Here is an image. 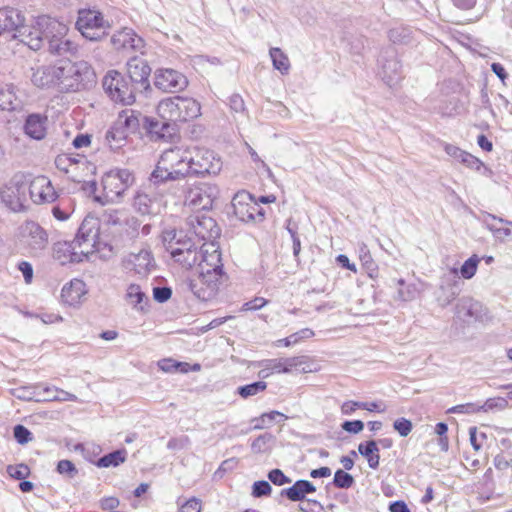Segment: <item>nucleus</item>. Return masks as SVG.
I'll return each mask as SVG.
<instances>
[{
  "mask_svg": "<svg viewBox=\"0 0 512 512\" xmlns=\"http://www.w3.org/2000/svg\"><path fill=\"white\" fill-rule=\"evenodd\" d=\"M76 27L83 37L97 41L108 33L110 25L100 12L88 9L79 11Z\"/></svg>",
  "mask_w": 512,
  "mask_h": 512,
  "instance_id": "obj_9",
  "label": "nucleus"
},
{
  "mask_svg": "<svg viewBox=\"0 0 512 512\" xmlns=\"http://www.w3.org/2000/svg\"><path fill=\"white\" fill-rule=\"evenodd\" d=\"M46 124L47 117L40 114H31L25 122V133L33 139L41 140L46 135Z\"/></svg>",
  "mask_w": 512,
  "mask_h": 512,
  "instance_id": "obj_29",
  "label": "nucleus"
},
{
  "mask_svg": "<svg viewBox=\"0 0 512 512\" xmlns=\"http://www.w3.org/2000/svg\"><path fill=\"white\" fill-rule=\"evenodd\" d=\"M219 195L215 184L197 182L189 186L185 192V205L196 210H208Z\"/></svg>",
  "mask_w": 512,
  "mask_h": 512,
  "instance_id": "obj_10",
  "label": "nucleus"
},
{
  "mask_svg": "<svg viewBox=\"0 0 512 512\" xmlns=\"http://www.w3.org/2000/svg\"><path fill=\"white\" fill-rule=\"evenodd\" d=\"M191 175L205 177L217 175L222 169V161L216 153L204 147H188Z\"/></svg>",
  "mask_w": 512,
  "mask_h": 512,
  "instance_id": "obj_7",
  "label": "nucleus"
},
{
  "mask_svg": "<svg viewBox=\"0 0 512 512\" xmlns=\"http://www.w3.org/2000/svg\"><path fill=\"white\" fill-rule=\"evenodd\" d=\"M480 411L488 412L494 409L504 410L508 407V401L502 397L489 398L483 405H479Z\"/></svg>",
  "mask_w": 512,
  "mask_h": 512,
  "instance_id": "obj_48",
  "label": "nucleus"
},
{
  "mask_svg": "<svg viewBox=\"0 0 512 512\" xmlns=\"http://www.w3.org/2000/svg\"><path fill=\"white\" fill-rule=\"evenodd\" d=\"M143 118H146V116L142 115L140 112L127 109L119 114L116 123L125 129L127 133H134L139 129L141 124L143 125Z\"/></svg>",
  "mask_w": 512,
  "mask_h": 512,
  "instance_id": "obj_31",
  "label": "nucleus"
},
{
  "mask_svg": "<svg viewBox=\"0 0 512 512\" xmlns=\"http://www.w3.org/2000/svg\"><path fill=\"white\" fill-rule=\"evenodd\" d=\"M450 413L474 414L480 412V407L475 403H466L454 406L448 410Z\"/></svg>",
  "mask_w": 512,
  "mask_h": 512,
  "instance_id": "obj_57",
  "label": "nucleus"
},
{
  "mask_svg": "<svg viewBox=\"0 0 512 512\" xmlns=\"http://www.w3.org/2000/svg\"><path fill=\"white\" fill-rule=\"evenodd\" d=\"M58 64L40 65L33 68L31 76L32 83L39 88H50L58 86L59 78H57Z\"/></svg>",
  "mask_w": 512,
  "mask_h": 512,
  "instance_id": "obj_23",
  "label": "nucleus"
},
{
  "mask_svg": "<svg viewBox=\"0 0 512 512\" xmlns=\"http://www.w3.org/2000/svg\"><path fill=\"white\" fill-rule=\"evenodd\" d=\"M141 42V38L130 28H124L111 37V43L117 50H135L140 46Z\"/></svg>",
  "mask_w": 512,
  "mask_h": 512,
  "instance_id": "obj_26",
  "label": "nucleus"
},
{
  "mask_svg": "<svg viewBox=\"0 0 512 512\" xmlns=\"http://www.w3.org/2000/svg\"><path fill=\"white\" fill-rule=\"evenodd\" d=\"M172 290L169 287H155L153 289V297L159 302L163 303L170 299Z\"/></svg>",
  "mask_w": 512,
  "mask_h": 512,
  "instance_id": "obj_59",
  "label": "nucleus"
},
{
  "mask_svg": "<svg viewBox=\"0 0 512 512\" xmlns=\"http://www.w3.org/2000/svg\"><path fill=\"white\" fill-rule=\"evenodd\" d=\"M157 112L163 120L186 122L197 118L201 114V107L193 98L174 96L161 100Z\"/></svg>",
  "mask_w": 512,
  "mask_h": 512,
  "instance_id": "obj_5",
  "label": "nucleus"
},
{
  "mask_svg": "<svg viewBox=\"0 0 512 512\" xmlns=\"http://www.w3.org/2000/svg\"><path fill=\"white\" fill-rule=\"evenodd\" d=\"M127 136L126 130L115 122L106 132L105 140L112 150H117L124 145Z\"/></svg>",
  "mask_w": 512,
  "mask_h": 512,
  "instance_id": "obj_37",
  "label": "nucleus"
},
{
  "mask_svg": "<svg viewBox=\"0 0 512 512\" xmlns=\"http://www.w3.org/2000/svg\"><path fill=\"white\" fill-rule=\"evenodd\" d=\"M273 67L280 71L281 74H287L290 69V62L287 55L277 47L271 48L269 51Z\"/></svg>",
  "mask_w": 512,
  "mask_h": 512,
  "instance_id": "obj_40",
  "label": "nucleus"
},
{
  "mask_svg": "<svg viewBox=\"0 0 512 512\" xmlns=\"http://www.w3.org/2000/svg\"><path fill=\"white\" fill-rule=\"evenodd\" d=\"M268 479L277 486H282L291 482V479L287 477L282 470L273 469L268 473Z\"/></svg>",
  "mask_w": 512,
  "mask_h": 512,
  "instance_id": "obj_55",
  "label": "nucleus"
},
{
  "mask_svg": "<svg viewBox=\"0 0 512 512\" xmlns=\"http://www.w3.org/2000/svg\"><path fill=\"white\" fill-rule=\"evenodd\" d=\"M444 151L453 159L473 170H480L483 163L472 154L452 144H445Z\"/></svg>",
  "mask_w": 512,
  "mask_h": 512,
  "instance_id": "obj_28",
  "label": "nucleus"
},
{
  "mask_svg": "<svg viewBox=\"0 0 512 512\" xmlns=\"http://www.w3.org/2000/svg\"><path fill=\"white\" fill-rule=\"evenodd\" d=\"M493 463L497 470L512 468V459H507L503 454L496 455Z\"/></svg>",
  "mask_w": 512,
  "mask_h": 512,
  "instance_id": "obj_64",
  "label": "nucleus"
},
{
  "mask_svg": "<svg viewBox=\"0 0 512 512\" xmlns=\"http://www.w3.org/2000/svg\"><path fill=\"white\" fill-rule=\"evenodd\" d=\"M135 177L128 169H113L105 173L102 186L105 197L111 202H119L124 193L134 184Z\"/></svg>",
  "mask_w": 512,
  "mask_h": 512,
  "instance_id": "obj_8",
  "label": "nucleus"
},
{
  "mask_svg": "<svg viewBox=\"0 0 512 512\" xmlns=\"http://www.w3.org/2000/svg\"><path fill=\"white\" fill-rule=\"evenodd\" d=\"M101 245L107 246L99 239V220L93 216H87L82 221L73 241L54 244L53 257L62 265L79 263L89 259L93 253L100 252Z\"/></svg>",
  "mask_w": 512,
  "mask_h": 512,
  "instance_id": "obj_2",
  "label": "nucleus"
},
{
  "mask_svg": "<svg viewBox=\"0 0 512 512\" xmlns=\"http://www.w3.org/2000/svg\"><path fill=\"white\" fill-rule=\"evenodd\" d=\"M57 472L68 478H73L77 474V469L71 461L61 460L57 464Z\"/></svg>",
  "mask_w": 512,
  "mask_h": 512,
  "instance_id": "obj_54",
  "label": "nucleus"
},
{
  "mask_svg": "<svg viewBox=\"0 0 512 512\" xmlns=\"http://www.w3.org/2000/svg\"><path fill=\"white\" fill-rule=\"evenodd\" d=\"M353 483H354V478L349 473L344 472L341 469H338L335 472L333 484L337 488L348 489L353 485Z\"/></svg>",
  "mask_w": 512,
  "mask_h": 512,
  "instance_id": "obj_47",
  "label": "nucleus"
},
{
  "mask_svg": "<svg viewBox=\"0 0 512 512\" xmlns=\"http://www.w3.org/2000/svg\"><path fill=\"white\" fill-rule=\"evenodd\" d=\"M223 280L224 276H218L215 272H199L198 277L190 281L189 288L198 299L209 301L217 295Z\"/></svg>",
  "mask_w": 512,
  "mask_h": 512,
  "instance_id": "obj_13",
  "label": "nucleus"
},
{
  "mask_svg": "<svg viewBox=\"0 0 512 512\" xmlns=\"http://www.w3.org/2000/svg\"><path fill=\"white\" fill-rule=\"evenodd\" d=\"M155 86L164 91L175 93L184 90L188 85L187 78L174 69H160L155 73Z\"/></svg>",
  "mask_w": 512,
  "mask_h": 512,
  "instance_id": "obj_17",
  "label": "nucleus"
},
{
  "mask_svg": "<svg viewBox=\"0 0 512 512\" xmlns=\"http://www.w3.org/2000/svg\"><path fill=\"white\" fill-rule=\"evenodd\" d=\"M394 429L399 433L400 436L406 437L412 431V422L406 418H398L393 423Z\"/></svg>",
  "mask_w": 512,
  "mask_h": 512,
  "instance_id": "obj_53",
  "label": "nucleus"
},
{
  "mask_svg": "<svg viewBox=\"0 0 512 512\" xmlns=\"http://www.w3.org/2000/svg\"><path fill=\"white\" fill-rule=\"evenodd\" d=\"M342 429L346 432L358 434L364 429V423L361 420L345 421Z\"/></svg>",
  "mask_w": 512,
  "mask_h": 512,
  "instance_id": "obj_62",
  "label": "nucleus"
},
{
  "mask_svg": "<svg viewBox=\"0 0 512 512\" xmlns=\"http://www.w3.org/2000/svg\"><path fill=\"white\" fill-rule=\"evenodd\" d=\"M201 509V501L193 497L180 506L179 512H201Z\"/></svg>",
  "mask_w": 512,
  "mask_h": 512,
  "instance_id": "obj_58",
  "label": "nucleus"
},
{
  "mask_svg": "<svg viewBox=\"0 0 512 512\" xmlns=\"http://www.w3.org/2000/svg\"><path fill=\"white\" fill-rule=\"evenodd\" d=\"M223 265L221 262V253L214 243H204L200 248V260L198 263V273H217L218 276H224Z\"/></svg>",
  "mask_w": 512,
  "mask_h": 512,
  "instance_id": "obj_16",
  "label": "nucleus"
},
{
  "mask_svg": "<svg viewBox=\"0 0 512 512\" xmlns=\"http://www.w3.org/2000/svg\"><path fill=\"white\" fill-rule=\"evenodd\" d=\"M267 301L262 297H256L251 301L244 303L241 311H255L259 310L266 305Z\"/></svg>",
  "mask_w": 512,
  "mask_h": 512,
  "instance_id": "obj_61",
  "label": "nucleus"
},
{
  "mask_svg": "<svg viewBox=\"0 0 512 512\" xmlns=\"http://www.w3.org/2000/svg\"><path fill=\"white\" fill-rule=\"evenodd\" d=\"M455 314L458 319L468 324L483 322L487 319V308L477 300L463 297L456 304Z\"/></svg>",
  "mask_w": 512,
  "mask_h": 512,
  "instance_id": "obj_15",
  "label": "nucleus"
},
{
  "mask_svg": "<svg viewBox=\"0 0 512 512\" xmlns=\"http://www.w3.org/2000/svg\"><path fill=\"white\" fill-rule=\"evenodd\" d=\"M169 122L170 121L167 120L160 122L148 117L143 118V126L152 136H155L157 139H164L172 135L174 128Z\"/></svg>",
  "mask_w": 512,
  "mask_h": 512,
  "instance_id": "obj_33",
  "label": "nucleus"
},
{
  "mask_svg": "<svg viewBox=\"0 0 512 512\" xmlns=\"http://www.w3.org/2000/svg\"><path fill=\"white\" fill-rule=\"evenodd\" d=\"M65 202H69V199L61 200L58 205L52 208L53 216L60 221L67 220L71 213L69 204L66 205Z\"/></svg>",
  "mask_w": 512,
  "mask_h": 512,
  "instance_id": "obj_50",
  "label": "nucleus"
},
{
  "mask_svg": "<svg viewBox=\"0 0 512 512\" xmlns=\"http://www.w3.org/2000/svg\"><path fill=\"white\" fill-rule=\"evenodd\" d=\"M69 28L66 24L48 15L35 19L30 28H22V43L37 51L46 47L53 56L69 57L78 52V45L68 37Z\"/></svg>",
  "mask_w": 512,
  "mask_h": 512,
  "instance_id": "obj_1",
  "label": "nucleus"
},
{
  "mask_svg": "<svg viewBox=\"0 0 512 512\" xmlns=\"http://www.w3.org/2000/svg\"><path fill=\"white\" fill-rule=\"evenodd\" d=\"M271 491V485L265 480L256 481L252 486V495L256 498L269 496Z\"/></svg>",
  "mask_w": 512,
  "mask_h": 512,
  "instance_id": "obj_51",
  "label": "nucleus"
},
{
  "mask_svg": "<svg viewBox=\"0 0 512 512\" xmlns=\"http://www.w3.org/2000/svg\"><path fill=\"white\" fill-rule=\"evenodd\" d=\"M19 239L34 254L42 252L49 244L47 231L35 221H25L20 226Z\"/></svg>",
  "mask_w": 512,
  "mask_h": 512,
  "instance_id": "obj_12",
  "label": "nucleus"
},
{
  "mask_svg": "<svg viewBox=\"0 0 512 512\" xmlns=\"http://www.w3.org/2000/svg\"><path fill=\"white\" fill-rule=\"evenodd\" d=\"M315 491L316 487L308 480H298L293 486L283 489L281 495L286 496L290 501L297 502L303 501L307 494Z\"/></svg>",
  "mask_w": 512,
  "mask_h": 512,
  "instance_id": "obj_30",
  "label": "nucleus"
},
{
  "mask_svg": "<svg viewBox=\"0 0 512 512\" xmlns=\"http://www.w3.org/2000/svg\"><path fill=\"white\" fill-rule=\"evenodd\" d=\"M24 17L20 11L14 8H3L0 9V35L3 32L14 31V38L19 39L22 42V36H20V30L22 28H30L31 25H24Z\"/></svg>",
  "mask_w": 512,
  "mask_h": 512,
  "instance_id": "obj_20",
  "label": "nucleus"
},
{
  "mask_svg": "<svg viewBox=\"0 0 512 512\" xmlns=\"http://www.w3.org/2000/svg\"><path fill=\"white\" fill-rule=\"evenodd\" d=\"M9 476L16 480H24L30 473L29 468L25 464L9 465L7 467Z\"/></svg>",
  "mask_w": 512,
  "mask_h": 512,
  "instance_id": "obj_49",
  "label": "nucleus"
},
{
  "mask_svg": "<svg viewBox=\"0 0 512 512\" xmlns=\"http://www.w3.org/2000/svg\"><path fill=\"white\" fill-rule=\"evenodd\" d=\"M14 438L21 444H27L32 440V433L23 425H16L14 427Z\"/></svg>",
  "mask_w": 512,
  "mask_h": 512,
  "instance_id": "obj_52",
  "label": "nucleus"
},
{
  "mask_svg": "<svg viewBox=\"0 0 512 512\" xmlns=\"http://www.w3.org/2000/svg\"><path fill=\"white\" fill-rule=\"evenodd\" d=\"M275 442V437L271 433L259 435L251 443L253 453L260 454L268 452Z\"/></svg>",
  "mask_w": 512,
  "mask_h": 512,
  "instance_id": "obj_42",
  "label": "nucleus"
},
{
  "mask_svg": "<svg viewBox=\"0 0 512 512\" xmlns=\"http://www.w3.org/2000/svg\"><path fill=\"white\" fill-rule=\"evenodd\" d=\"M188 225L190 231L205 243H214L220 235V229L215 220L203 213L189 216Z\"/></svg>",
  "mask_w": 512,
  "mask_h": 512,
  "instance_id": "obj_14",
  "label": "nucleus"
},
{
  "mask_svg": "<svg viewBox=\"0 0 512 512\" xmlns=\"http://www.w3.org/2000/svg\"><path fill=\"white\" fill-rule=\"evenodd\" d=\"M103 88L112 101L122 105H132L136 100L137 87L120 72L111 70L102 80Z\"/></svg>",
  "mask_w": 512,
  "mask_h": 512,
  "instance_id": "obj_6",
  "label": "nucleus"
},
{
  "mask_svg": "<svg viewBox=\"0 0 512 512\" xmlns=\"http://www.w3.org/2000/svg\"><path fill=\"white\" fill-rule=\"evenodd\" d=\"M86 293V284L80 279H73L64 285L61 297L65 303L73 306L78 304Z\"/></svg>",
  "mask_w": 512,
  "mask_h": 512,
  "instance_id": "obj_27",
  "label": "nucleus"
},
{
  "mask_svg": "<svg viewBox=\"0 0 512 512\" xmlns=\"http://www.w3.org/2000/svg\"><path fill=\"white\" fill-rule=\"evenodd\" d=\"M133 207L142 215H150L160 212L161 203L158 197L140 190L133 198Z\"/></svg>",
  "mask_w": 512,
  "mask_h": 512,
  "instance_id": "obj_25",
  "label": "nucleus"
},
{
  "mask_svg": "<svg viewBox=\"0 0 512 512\" xmlns=\"http://www.w3.org/2000/svg\"><path fill=\"white\" fill-rule=\"evenodd\" d=\"M172 258L178 264H180L185 269H191L195 266L198 267V263L200 260V250H198L197 246L194 248H187L185 251L183 250H173Z\"/></svg>",
  "mask_w": 512,
  "mask_h": 512,
  "instance_id": "obj_32",
  "label": "nucleus"
},
{
  "mask_svg": "<svg viewBox=\"0 0 512 512\" xmlns=\"http://www.w3.org/2000/svg\"><path fill=\"white\" fill-rule=\"evenodd\" d=\"M18 269L22 272V275L24 277V281L26 284H30L33 279V267L32 265L27 261H21L18 264Z\"/></svg>",
  "mask_w": 512,
  "mask_h": 512,
  "instance_id": "obj_63",
  "label": "nucleus"
},
{
  "mask_svg": "<svg viewBox=\"0 0 512 512\" xmlns=\"http://www.w3.org/2000/svg\"><path fill=\"white\" fill-rule=\"evenodd\" d=\"M127 452L125 449L113 451L103 457L99 458L97 461L98 467H116L119 464L125 462Z\"/></svg>",
  "mask_w": 512,
  "mask_h": 512,
  "instance_id": "obj_41",
  "label": "nucleus"
},
{
  "mask_svg": "<svg viewBox=\"0 0 512 512\" xmlns=\"http://www.w3.org/2000/svg\"><path fill=\"white\" fill-rule=\"evenodd\" d=\"M382 68L383 78L386 80L388 85L392 86L401 79L402 66L396 58L387 60L383 64Z\"/></svg>",
  "mask_w": 512,
  "mask_h": 512,
  "instance_id": "obj_39",
  "label": "nucleus"
},
{
  "mask_svg": "<svg viewBox=\"0 0 512 512\" xmlns=\"http://www.w3.org/2000/svg\"><path fill=\"white\" fill-rule=\"evenodd\" d=\"M191 175L188 147H173L161 154L158 163L151 173L153 184L183 180Z\"/></svg>",
  "mask_w": 512,
  "mask_h": 512,
  "instance_id": "obj_3",
  "label": "nucleus"
},
{
  "mask_svg": "<svg viewBox=\"0 0 512 512\" xmlns=\"http://www.w3.org/2000/svg\"><path fill=\"white\" fill-rule=\"evenodd\" d=\"M58 86L67 92H77L92 87L96 83V74L92 66L84 60L72 62L70 59L57 61Z\"/></svg>",
  "mask_w": 512,
  "mask_h": 512,
  "instance_id": "obj_4",
  "label": "nucleus"
},
{
  "mask_svg": "<svg viewBox=\"0 0 512 512\" xmlns=\"http://www.w3.org/2000/svg\"><path fill=\"white\" fill-rule=\"evenodd\" d=\"M79 161H76L75 158H72L68 155H58L55 159V165L57 169L65 172L66 174H70L71 178L74 181L81 182V179L78 178L76 174V170L79 168Z\"/></svg>",
  "mask_w": 512,
  "mask_h": 512,
  "instance_id": "obj_38",
  "label": "nucleus"
},
{
  "mask_svg": "<svg viewBox=\"0 0 512 512\" xmlns=\"http://www.w3.org/2000/svg\"><path fill=\"white\" fill-rule=\"evenodd\" d=\"M29 194L35 204L52 203L57 198L54 187L45 176H39L32 180Z\"/></svg>",
  "mask_w": 512,
  "mask_h": 512,
  "instance_id": "obj_19",
  "label": "nucleus"
},
{
  "mask_svg": "<svg viewBox=\"0 0 512 512\" xmlns=\"http://www.w3.org/2000/svg\"><path fill=\"white\" fill-rule=\"evenodd\" d=\"M125 299L133 309L144 311L149 299L138 284H130L127 287Z\"/></svg>",
  "mask_w": 512,
  "mask_h": 512,
  "instance_id": "obj_35",
  "label": "nucleus"
},
{
  "mask_svg": "<svg viewBox=\"0 0 512 512\" xmlns=\"http://www.w3.org/2000/svg\"><path fill=\"white\" fill-rule=\"evenodd\" d=\"M480 259L477 255H472L460 268V274L464 279H471L477 271Z\"/></svg>",
  "mask_w": 512,
  "mask_h": 512,
  "instance_id": "obj_45",
  "label": "nucleus"
},
{
  "mask_svg": "<svg viewBox=\"0 0 512 512\" xmlns=\"http://www.w3.org/2000/svg\"><path fill=\"white\" fill-rule=\"evenodd\" d=\"M482 222L488 230H490L493 236L498 240H505L512 234V222L499 218L490 213H484L482 216Z\"/></svg>",
  "mask_w": 512,
  "mask_h": 512,
  "instance_id": "obj_24",
  "label": "nucleus"
},
{
  "mask_svg": "<svg viewBox=\"0 0 512 512\" xmlns=\"http://www.w3.org/2000/svg\"><path fill=\"white\" fill-rule=\"evenodd\" d=\"M16 96L10 89L0 91V109L11 111L16 108Z\"/></svg>",
  "mask_w": 512,
  "mask_h": 512,
  "instance_id": "obj_46",
  "label": "nucleus"
},
{
  "mask_svg": "<svg viewBox=\"0 0 512 512\" xmlns=\"http://www.w3.org/2000/svg\"><path fill=\"white\" fill-rule=\"evenodd\" d=\"M304 356H295L289 358H282L284 373H289L293 368H298L305 363Z\"/></svg>",
  "mask_w": 512,
  "mask_h": 512,
  "instance_id": "obj_56",
  "label": "nucleus"
},
{
  "mask_svg": "<svg viewBox=\"0 0 512 512\" xmlns=\"http://www.w3.org/2000/svg\"><path fill=\"white\" fill-rule=\"evenodd\" d=\"M125 267L145 277L155 268V261L150 250L140 249L137 253L132 252L126 257Z\"/></svg>",
  "mask_w": 512,
  "mask_h": 512,
  "instance_id": "obj_21",
  "label": "nucleus"
},
{
  "mask_svg": "<svg viewBox=\"0 0 512 512\" xmlns=\"http://www.w3.org/2000/svg\"><path fill=\"white\" fill-rule=\"evenodd\" d=\"M358 452L367 460L368 466L376 470L380 463V451L375 440L362 442L358 445Z\"/></svg>",
  "mask_w": 512,
  "mask_h": 512,
  "instance_id": "obj_34",
  "label": "nucleus"
},
{
  "mask_svg": "<svg viewBox=\"0 0 512 512\" xmlns=\"http://www.w3.org/2000/svg\"><path fill=\"white\" fill-rule=\"evenodd\" d=\"M267 388V383L264 381L254 382L245 386H240L237 389L238 394L242 398H248L254 395H257L260 392L265 391Z\"/></svg>",
  "mask_w": 512,
  "mask_h": 512,
  "instance_id": "obj_44",
  "label": "nucleus"
},
{
  "mask_svg": "<svg viewBox=\"0 0 512 512\" xmlns=\"http://www.w3.org/2000/svg\"><path fill=\"white\" fill-rule=\"evenodd\" d=\"M127 73L129 76V82L134 84L135 87L138 85L143 88H149V76L151 73V68L148 65L147 61L133 57L127 62Z\"/></svg>",
  "mask_w": 512,
  "mask_h": 512,
  "instance_id": "obj_22",
  "label": "nucleus"
},
{
  "mask_svg": "<svg viewBox=\"0 0 512 512\" xmlns=\"http://www.w3.org/2000/svg\"><path fill=\"white\" fill-rule=\"evenodd\" d=\"M40 388L41 384L18 387L13 390V395L20 400L37 402V398H39L38 390Z\"/></svg>",
  "mask_w": 512,
  "mask_h": 512,
  "instance_id": "obj_43",
  "label": "nucleus"
},
{
  "mask_svg": "<svg viewBox=\"0 0 512 512\" xmlns=\"http://www.w3.org/2000/svg\"><path fill=\"white\" fill-rule=\"evenodd\" d=\"M259 366H269L272 373H284L282 358L279 359H267L259 363Z\"/></svg>",
  "mask_w": 512,
  "mask_h": 512,
  "instance_id": "obj_60",
  "label": "nucleus"
},
{
  "mask_svg": "<svg viewBox=\"0 0 512 512\" xmlns=\"http://www.w3.org/2000/svg\"><path fill=\"white\" fill-rule=\"evenodd\" d=\"M458 269L457 268H451L449 271V274L446 276L447 279L451 282L450 289L446 292L444 285L442 284L440 289L442 290L443 294L438 297V302L441 306L445 307L449 305L458 295V289H457V283H458Z\"/></svg>",
  "mask_w": 512,
  "mask_h": 512,
  "instance_id": "obj_36",
  "label": "nucleus"
},
{
  "mask_svg": "<svg viewBox=\"0 0 512 512\" xmlns=\"http://www.w3.org/2000/svg\"><path fill=\"white\" fill-rule=\"evenodd\" d=\"M232 207L235 216L243 222L254 221L256 215L261 218L264 216L249 194H236L232 200Z\"/></svg>",
  "mask_w": 512,
  "mask_h": 512,
  "instance_id": "obj_18",
  "label": "nucleus"
},
{
  "mask_svg": "<svg viewBox=\"0 0 512 512\" xmlns=\"http://www.w3.org/2000/svg\"><path fill=\"white\" fill-rule=\"evenodd\" d=\"M27 184L22 176H14L0 188L1 202L13 212L25 210Z\"/></svg>",
  "mask_w": 512,
  "mask_h": 512,
  "instance_id": "obj_11",
  "label": "nucleus"
}]
</instances>
